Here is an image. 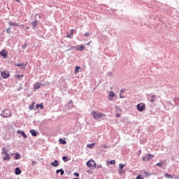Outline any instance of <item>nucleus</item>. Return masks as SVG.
<instances>
[{"label":"nucleus","instance_id":"473e14b6","mask_svg":"<svg viewBox=\"0 0 179 179\" xmlns=\"http://www.w3.org/2000/svg\"><path fill=\"white\" fill-rule=\"evenodd\" d=\"M126 90H125V89H122V90H120V94H123V93H124V92H126Z\"/></svg>","mask_w":179,"mask_h":179},{"label":"nucleus","instance_id":"c85d7f7f","mask_svg":"<svg viewBox=\"0 0 179 179\" xmlns=\"http://www.w3.org/2000/svg\"><path fill=\"white\" fill-rule=\"evenodd\" d=\"M142 159H143V162H148V157H143Z\"/></svg>","mask_w":179,"mask_h":179},{"label":"nucleus","instance_id":"f3484780","mask_svg":"<svg viewBox=\"0 0 179 179\" xmlns=\"http://www.w3.org/2000/svg\"><path fill=\"white\" fill-rule=\"evenodd\" d=\"M30 132H31L32 136H37V134L36 133V131H34V129H31L30 131Z\"/></svg>","mask_w":179,"mask_h":179},{"label":"nucleus","instance_id":"412c9836","mask_svg":"<svg viewBox=\"0 0 179 179\" xmlns=\"http://www.w3.org/2000/svg\"><path fill=\"white\" fill-rule=\"evenodd\" d=\"M41 110H43L44 108V106H43V103H41V105L40 104H36V108H40Z\"/></svg>","mask_w":179,"mask_h":179},{"label":"nucleus","instance_id":"5fc2aeb1","mask_svg":"<svg viewBox=\"0 0 179 179\" xmlns=\"http://www.w3.org/2000/svg\"><path fill=\"white\" fill-rule=\"evenodd\" d=\"M27 29H30V28H29V27H27Z\"/></svg>","mask_w":179,"mask_h":179},{"label":"nucleus","instance_id":"f257e3e1","mask_svg":"<svg viewBox=\"0 0 179 179\" xmlns=\"http://www.w3.org/2000/svg\"><path fill=\"white\" fill-rule=\"evenodd\" d=\"M92 115L95 120H100V118H103V117H106V114L101 113H97V110H93L91 113Z\"/></svg>","mask_w":179,"mask_h":179},{"label":"nucleus","instance_id":"7c9ffc66","mask_svg":"<svg viewBox=\"0 0 179 179\" xmlns=\"http://www.w3.org/2000/svg\"><path fill=\"white\" fill-rule=\"evenodd\" d=\"M62 159L64 162H68V157H63Z\"/></svg>","mask_w":179,"mask_h":179},{"label":"nucleus","instance_id":"7ed1b4c3","mask_svg":"<svg viewBox=\"0 0 179 179\" xmlns=\"http://www.w3.org/2000/svg\"><path fill=\"white\" fill-rule=\"evenodd\" d=\"M1 76L3 79H8L10 76V73H9V71L5 70L4 71H1Z\"/></svg>","mask_w":179,"mask_h":179},{"label":"nucleus","instance_id":"de8ad7c7","mask_svg":"<svg viewBox=\"0 0 179 179\" xmlns=\"http://www.w3.org/2000/svg\"><path fill=\"white\" fill-rule=\"evenodd\" d=\"M103 148H105V149L107 148V145H103Z\"/></svg>","mask_w":179,"mask_h":179},{"label":"nucleus","instance_id":"39448f33","mask_svg":"<svg viewBox=\"0 0 179 179\" xmlns=\"http://www.w3.org/2000/svg\"><path fill=\"white\" fill-rule=\"evenodd\" d=\"M3 155H6L5 157H3V160H10V155L8 154L6 148H2Z\"/></svg>","mask_w":179,"mask_h":179},{"label":"nucleus","instance_id":"0eeeda50","mask_svg":"<svg viewBox=\"0 0 179 179\" xmlns=\"http://www.w3.org/2000/svg\"><path fill=\"white\" fill-rule=\"evenodd\" d=\"M0 55L3 57V58H8V51H6V50H3L0 52Z\"/></svg>","mask_w":179,"mask_h":179},{"label":"nucleus","instance_id":"a19ab883","mask_svg":"<svg viewBox=\"0 0 179 179\" xmlns=\"http://www.w3.org/2000/svg\"><path fill=\"white\" fill-rule=\"evenodd\" d=\"M120 99H124V96H122V94H120Z\"/></svg>","mask_w":179,"mask_h":179},{"label":"nucleus","instance_id":"4468645a","mask_svg":"<svg viewBox=\"0 0 179 179\" xmlns=\"http://www.w3.org/2000/svg\"><path fill=\"white\" fill-rule=\"evenodd\" d=\"M95 143H90V144H87V148H88L89 149H92L94 146H95Z\"/></svg>","mask_w":179,"mask_h":179},{"label":"nucleus","instance_id":"79ce46f5","mask_svg":"<svg viewBox=\"0 0 179 179\" xmlns=\"http://www.w3.org/2000/svg\"><path fill=\"white\" fill-rule=\"evenodd\" d=\"M119 173H120V174H122V173H124V170H120V171H119Z\"/></svg>","mask_w":179,"mask_h":179},{"label":"nucleus","instance_id":"f8f14e48","mask_svg":"<svg viewBox=\"0 0 179 179\" xmlns=\"http://www.w3.org/2000/svg\"><path fill=\"white\" fill-rule=\"evenodd\" d=\"M15 174L16 176H20V174H22V170H20V168L15 169Z\"/></svg>","mask_w":179,"mask_h":179},{"label":"nucleus","instance_id":"423d86ee","mask_svg":"<svg viewBox=\"0 0 179 179\" xmlns=\"http://www.w3.org/2000/svg\"><path fill=\"white\" fill-rule=\"evenodd\" d=\"M87 167H93V166L96 167V162H94V160H90L87 162Z\"/></svg>","mask_w":179,"mask_h":179},{"label":"nucleus","instance_id":"5701e85b","mask_svg":"<svg viewBox=\"0 0 179 179\" xmlns=\"http://www.w3.org/2000/svg\"><path fill=\"white\" fill-rule=\"evenodd\" d=\"M164 176L166 177V178H173V176H171V175L169 173H166Z\"/></svg>","mask_w":179,"mask_h":179},{"label":"nucleus","instance_id":"a18cd8bd","mask_svg":"<svg viewBox=\"0 0 179 179\" xmlns=\"http://www.w3.org/2000/svg\"><path fill=\"white\" fill-rule=\"evenodd\" d=\"M71 34H73V29H71Z\"/></svg>","mask_w":179,"mask_h":179},{"label":"nucleus","instance_id":"3c124183","mask_svg":"<svg viewBox=\"0 0 179 179\" xmlns=\"http://www.w3.org/2000/svg\"><path fill=\"white\" fill-rule=\"evenodd\" d=\"M71 50H73V47L71 48Z\"/></svg>","mask_w":179,"mask_h":179},{"label":"nucleus","instance_id":"393cba45","mask_svg":"<svg viewBox=\"0 0 179 179\" xmlns=\"http://www.w3.org/2000/svg\"><path fill=\"white\" fill-rule=\"evenodd\" d=\"M156 166H157L158 167H160L162 169V167H163V163L159 162L156 164Z\"/></svg>","mask_w":179,"mask_h":179},{"label":"nucleus","instance_id":"dca6fc26","mask_svg":"<svg viewBox=\"0 0 179 179\" xmlns=\"http://www.w3.org/2000/svg\"><path fill=\"white\" fill-rule=\"evenodd\" d=\"M59 142H60V143H62V145H66V141L62 138H59Z\"/></svg>","mask_w":179,"mask_h":179},{"label":"nucleus","instance_id":"8fccbe9b","mask_svg":"<svg viewBox=\"0 0 179 179\" xmlns=\"http://www.w3.org/2000/svg\"><path fill=\"white\" fill-rule=\"evenodd\" d=\"M89 44H90V42L87 43V45H89Z\"/></svg>","mask_w":179,"mask_h":179},{"label":"nucleus","instance_id":"72a5a7b5","mask_svg":"<svg viewBox=\"0 0 179 179\" xmlns=\"http://www.w3.org/2000/svg\"><path fill=\"white\" fill-rule=\"evenodd\" d=\"M60 173H61V176H64V173H65V171H64V170H62V169H61Z\"/></svg>","mask_w":179,"mask_h":179},{"label":"nucleus","instance_id":"ea45409f","mask_svg":"<svg viewBox=\"0 0 179 179\" xmlns=\"http://www.w3.org/2000/svg\"><path fill=\"white\" fill-rule=\"evenodd\" d=\"M60 172H61V169H58L56 171L57 174H58V173H60Z\"/></svg>","mask_w":179,"mask_h":179},{"label":"nucleus","instance_id":"1a4fd4ad","mask_svg":"<svg viewBox=\"0 0 179 179\" xmlns=\"http://www.w3.org/2000/svg\"><path fill=\"white\" fill-rule=\"evenodd\" d=\"M17 134H21L22 136H23V138H24V139H27V135H26V134H24V131H20V130H17Z\"/></svg>","mask_w":179,"mask_h":179},{"label":"nucleus","instance_id":"c03bdc74","mask_svg":"<svg viewBox=\"0 0 179 179\" xmlns=\"http://www.w3.org/2000/svg\"><path fill=\"white\" fill-rule=\"evenodd\" d=\"M101 165H98L97 169H101Z\"/></svg>","mask_w":179,"mask_h":179},{"label":"nucleus","instance_id":"a211bd4d","mask_svg":"<svg viewBox=\"0 0 179 179\" xmlns=\"http://www.w3.org/2000/svg\"><path fill=\"white\" fill-rule=\"evenodd\" d=\"M109 97H114L115 96V93H114V92L110 91L108 94Z\"/></svg>","mask_w":179,"mask_h":179},{"label":"nucleus","instance_id":"864d4df0","mask_svg":"<svg viewBox=\"0 0 179 179\" xmlns=\"http://www.w3.org/2000/svg\"><path fill=\"white\" fill-rule=\"evenodd\" d=\"M22 69H24V67H22Z\"/></svg>","mask_w":179,"mask_h":179},{"label":"nucleus","instance_id":"603ef678","mask_svg":"<svg viewBox=\"0 0 179 179\" xmlns=\"http://www.w3.org/2000/svg\"><path fill=\"white\" fill-rule=\"evenodd\" d=\"M119 111H121V108H119Z\"/></svg>","mask_w":179,"mask_h":179},{"label":"nucleus","instance_id":"e433bc0d","mask_svg":"<svg viewBox=\"0 0 179 179\" xmlns=\"http://www.w3.org/2000/svg\"><path fill=\"white\" fill-rule=\"evenodd\" d=\"M74 176H75L76 177H79V173L75 172V173H74Z\"/></svg>","mask_w":179,"mask_h":179},{"label":"nucleus","instance_id":"aec40b11","mask_svg":"<svg viewBox=\"0 0 179 179\" xmlns=\"http://www.w3.org/2000/svg\"><path fill=\"white\" fill-rule=\"evenodd\" d=\"M8 24H9V26H16V27L19 26V24L13 23L12 22H8Z\"/></svg>","mask_w":179,"mask_h":179},{"label":"nucleus","instance_id":"4c0bfd02","mask_svg":"<svg viewBox=\"0 0 179 179\" xmlns=\"http://www.w3.org/2000/svg\"><path fill=\"white\" fill-rule=\"evenodd\" d=\"M85 36L86 37H89V36H90V34L89 32H87V33L85 34Z\"/></svg>","mask_w":179,"mask_h":179},{"label":"nucleus","instance_id":"58836bf2","mask_svg":"<svg viewBox=\"0 0 179 179\" xmlns=\"http://www.w3.org/2000/svg\"><path fill=\"white\" fill-rule=\"evenodd\" d=\"M116 117L117 118H120V117H121V115H120L119 113H117Z\"/></svg>","mask_w":179,"mask_h":179},{"label":"nucleus","instance_id":"ddd939ff","mask_svg":"<svg viewBox=\"0 0 179 179\" xmlns=\"http://www.w3.org/2000/svg\"><path fill=\"white\" fill-rule=\"evenodd\" d=\"M78 51H83L85 50V46L81 45L80 47L77 48L76 49Z\"/></svg>","mask_w":179,"mask_h":179},{"label":"nucleus","instance_id":"f03ea898","mask_svg":"<svg viewBox=\"0 0 179 179\" xmlns=\"http://www.w3.org/2000/svg\"><path fill=\"white\" fill-rule=\"evenodd\" d=\"M1 116L3 118H9V117H12V113H10V111L6 110L1 114Z\"/></svg>","mask_w":179,"mask_h":179},{"label":"nucleus","instance_id":"9b49d317","mask_svg":"<svg viewBox=\"0 0 179 179\" xmlns=\"http://www.w3.org/2000/svg\"><path fill=\"white\" fill-rule=\"evenodd\" d=\"M150 99V103H155L156 101V95H151Z\"/></svg>","mask_w":179,"mask_h":179},{"label":"nucleus","instance_id":"4be33fe9","mask_svg":"<svg viewBox=\"0 0 179 179\" xmlns=\"http://www.w3.org/2000/svg\"><path fill=\"white\" fill-rule=\"evenodd\" d=\"M36 26H37V21H34L32 22V27H33V29H36Z\"/></svg>","mask_w":179,"mask_h":179},{"label":"nucleus","instance_id":"09e8293b","mask_svg":"<svg viewBox=\"0 0 179 179\" xmlns=\"http://www.w3.org/2000/svg\"><path fill=\"white\" fill-rule=\"evenodd\" d=\"M177 178H179V176H176V179H177Z\"/></svg>","mask_w":179,"mask_h":179},{"label":"nucleus","instance_id":"2eb2a0df","mask_svg":"<svg viewBox=\"0 0 179 179\" xmlns=\"http://www.w3.org/2000/svg\"><path fill=\"white\" fill-rule=\"evenodd\" d=\"M148 157H147V162H149V160H150V159H153V157H155V155H153L152 154H148Z\"/></svg>","mask_w":179,"mask_h":179},{"label":"nucleus","instance_id":"49530a36","mask_svg":"<svg viewBox=\"0 0 179 179\" xmlns=\"http://www.w3.org/2000/svg\"><path fill=\"white\" fill-rule=\"evenodd\" d=\"M34 163H35L34 161H33V162H31V165H32V166H34Z\"/></svg>","mask_w":179,"mask_h":179},{"label":"nucleus","instance_id":"9d476101","mask_svg":"<svg viewBox=\"0 0 179 179\" xmlns=\"http://www.w3.org/2000/svg\"><path fill=\"white\" fill-rule=\"evenodd\" d=\"M51 165H52L53 167H58V166H59V162H58V160H55L54 162H52V163H51Z\"/></svg>","mask_w":179,"mask_h":179},{"label":"nucleus","instance_id":"6ab92c4d","mask_svg":"<svg viewBox=\"0 0 179 179\" xmlns=\"http://www.w3.org/2000/svg\"><path fill=\"white\" fill-rule=\"evenodd\" d=\"M144 174H145V177H149V176H152V173H150V172H148L146 171H144Z\"/></svg>","mask_w":179,"mask_h":179},{"label":"nucleus","instance_id":"a878e982","mask_svg":"<svg viewBox=\"0 0 179 179\" xmlns=\"http://www.w3.org/2000/svg\"><path fill=\"white\" fill-rule=\"evenodd\" d=\"M6 33L8 34H10V33H12V31H10V27L7 28Z\"/></svg>","mask_w":179,"mask_h":179},{"label":"nucleus","instance_id":"20e7f679","mask_svg":"<svg viewBox=\"0 0 179 179\" xmlns=\"http://www.w3.org/2000/svg\"><path fill=\"white\" fill-rule=\"evenodd\" d=\"M144 108H146V105H145V103H138V104L137 105V110H138V111L142 112V111H143V109H144Z\"/></svg>","mask_w":179,"mask_h":179},{"label":"nucleus","instance_id":"f704fd0d","mask_svg":"<svg viewBox=\"0 0 179 179\" xmlns=\"http://www.w3.org/2000/svg\"><path fill=\"white\" fill-rule=\"evenodd\" d=\"M136 179H143V178L141 176V175H138Z\"/></svg>","mask_w":179,"mask_h":179},{"label":"nucleus","instance_id":"37998d69","mask_svg":"<svg viewBox=\"0 0 179 179\" xmlns=\"http://www.w3.org/2000/svg\"><path fill=\"white\" fill-rule=\"evenodd\" d=\"M66 37H67V38H71V34H68V35L66 36Z\"/></svg>","mask_w":179,"mask_h":179},{"label":"nucleus","instance_id":"c756f323","mask_svg":"<svg viewBox=\"0 0 179 179\" xmlns=\"http://www.w3.org/2000/svg\"><path fill=\"white\" fill-rule=\"evenodd\" d=\"M119 169H120V170H122V169H124V165H122V164H119Z\"/></svg>","mask_w":179,"mask_h":179},{"label":"nucleus","instance_id":"bb28decb","mask_svg":"<svg viewBox=\"0 0 179 179\" xmlns=\"http://www.w3.org/2000/svg\"><path fill=\"white\" fill-rule=\"evenodd\" d=\"M20 155L16 154L15 156V160H18V159H20Z\"/></svg>","mask_w":179,"mask_h":179},{"label":"nucleus","instance_id":"6e6552de","mask_svg":"<svg viewBox=\"0 0 179 179\" xmlns=\"http://www.w3.org/2000/svg\"><path fill=\"white\" fill-rule=\"evenodd\" d=\"M41 86H45V84H41L40 83H36L34 85L35 90H37L38 89H40Z\"/></svg>","mask_w":179,"mask_h":179},{"label":"nucleus","instance_id":"b1692460","mask_svg":"<svg viewBox=\"0 0 179 179\" xmlns=\"http://www.w3.org/2000/svg\"><path fill=\"white\" fill-rule=\"evenodd\" d=\"M79 69H80V66H76L75 72L76 73H78L79 72Z\"/></svg>","mask_w":179,"mask_h":179},{"label":"nucleus","instance_id":"6e6d98bb","mask_svg":"<svg viewBox=\"0 0 179 179\" xmlns=\"http://www.w3.org/2000/svg\"><path fill=\"white\" fill-rule=\"evenodd\" d=\"M109 99H110V101H113V99H110V98H109Z\"/></svg>","mask_w":179,"mask_h":179},{"label":"nucleus","instance_id":"2f4dec72","mask_svg":"<svg viewBox=\"0 0 179 179\" xmlns=\"http://www.w3.org/2000/svg\"><path fill=\"white\" fill-rule=\"evenodd\" d=\"M109 164H115V160H111L109 162Z\"/></svg>","mask_w":179,"mask_h":179},{"label":"nucleus","instance_id":"cd10ccee","mask_svg":"<svg viewBox=\"0 0 179 179\" xmlns=\"http://www.w3.org/2000/svg\"><path fill=\"white\" fill-rule=\"evenodd\" d=\"M23 76H24V75H21V76L20 75H16L15 78H17V79L20 80V78H23Z\"/></svg>","mask_w":179,"mask_h":179},{"label":"nucleus","instance_id":"c9c22d12","mask_svg":"<svg viewBox=\"0 0 179 179\" xmlns=\"http://www.w3.org/2000/svg\"><path fill=\"white\" fill-rule=\"evenodd\" d=\"M15 65H16V66H23L24 64L21 63V64H17Z\"/></svg>","mask_w":179,"mask_h":179}]
</instances>
